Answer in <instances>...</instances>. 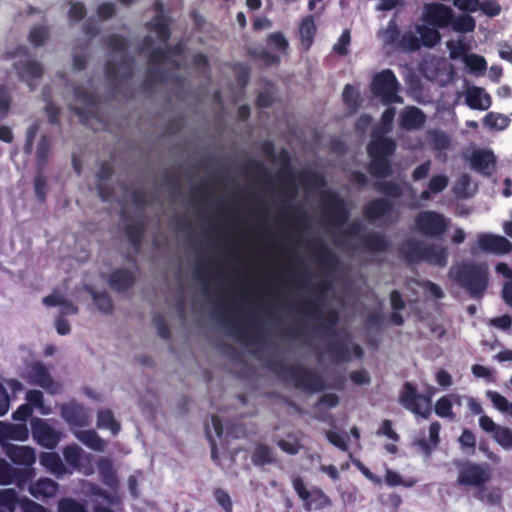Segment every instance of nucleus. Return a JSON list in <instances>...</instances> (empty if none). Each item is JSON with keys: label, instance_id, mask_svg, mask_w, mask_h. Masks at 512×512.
Masks as SVG:
<instances>
[{"label": "nucleus", "instance_id": "37998d69", "mask_svg": "<svg viewBox=\"0 0 512 512\" xmlns=\"http://www.w3.org/2000/svg\"><path fill=\"white\" fill-rule=\"evenodd\" d=\"M436 28L437 27H428L425 25L417 26L416 30L420 35L421 46L433 48L441 41V35Z\"/></svg>", "mask_w": 512, "mask_h": 512}, {"label": "nucleus", "instance_id": "774afa93", "mask_svg": "<svg viewBox=\"0 0 512 512\" xmlns=\"http://www.w3.org/2000/svg\"><path fill=\"white\" fill-rule=\"evenodd\" d=\"M58 512H88L84 504L72 498H63L58 502Z\"/></svg>", "mask_w": 512, "mask_h": 512}, {"label": "nucleus", "instance_id": "58836bf2", "mask_svg": "<svg viewBox=\"0 0 512 512\" xmlns=\"http://www.w3.org/2000/svg\"><path fill=\"white\" fill-rule=\"evenodd\" d=\"M149 29L156 33L157 37L167 42L171 37V29L167 17L164 14H157L151 22L148 23Z\"/></svg>", "mask_w": 512, "mask_h": 512}, {"label": "nucleus", "instance_id": "6ab92c4d", "mask_svg": "<svg viewBox=\"0 0 512 512\" xmlns=\"http://www.w3.org/2000/svg\"><path fill=\"white\" fill-rule=\"evenodd\" d=\"M393 209L394 204L387 198H375L363 206L362 212L368 221L374 222L385 217Z\"/></svg>", "mask_w": 512, "mask_h": 512}, {"label": "nucleus", "instance_id": "69168bd1", "mask_svg": "<svg viewBox=\"0 0 512 512\" xmlns=\"http://www.w3.org/2000/svg\"><path fill=\"white\" fill-rule=\"evenodd\" d=\"M509 118L502 114L488 113L484 118V124L492 129L503 130L509 125Z\"/></svg>", "mask_w": 512, "mask_h": 512}, {"label": "nucleus", "instance_id": "2eb2a0df", "mask_svg": "<svg viewBox=\"0 0 512 512\" xmlns=\"http://www.w3.org/2000/svg\"><path fill=\"white\" fill-rule=\"evenodd\" d=\"M477 248L486 253L505 255L512 251V243L504 236L479 233L477 235Z\"/></svg>", "mask_w": 512, "mask_h": 512}, {"label": "nucleus", "instance_id": "603ef678", "mask_svg": "<svg viewBox=\"0 0 512 512\" xmlns=\"http://www.w3.org/2000/svg\"><path fill=\"white\" fill-rule=\"evenodd\" d=\"M280 176V184L283 189L284 194L294 197L297 192V186L294 181V175L290 167L287 169L281 170L279 173Z\"/></svg>", "mask_w": 512, "mask_h": 512}, {"label": "nucleus", "instance_id": "aec40b11", "mask_svg": "<svg viewBox=\"0 0 512 512\" xmlns=\"http://www.w3.org/2000/svg\"><path fill=\"white\" fill-rule=\"evenodd\" d=\"M426 120V114L416 106H406L400 114V126L406 131L422 128Z\"/></svg>", "mask_w": 512, "mask_h": 512}, {"label": "nucleus", "instance_id": "0eeeda50", "mask_svg": "<svg viewBox=\"0 0 512 512\" xmlns=\"http://www.w3.org/2000/svg\"><path fill=\"white\" fill-rule=\"evenodd\" d=\"M292 486L297 496L302 500L306 511L322 510L331 506V499L319 487L309 490L300 476L292 478Z\"/></svg>", "mask_w": 512, "mask_h": 512}, {"label": "nucleus", "instance_id": "a211bd4d", "mask_svg": "<svg viewBox=\"0 0 512 512\" xmlns=\"http://www.w3.org/2000/svg\"><path fill=\"white\" fill-rule=\"evenodd\" d=\"M4 449L6 456L16 465L32 466L36 461L35 450L30 446L6 444Z\"/></svg>", "mask_w": 512, "mask_h": 512}, {"label": "nucleus", "instance_id": "4d7b16f0", "mask_svg": "<svg viewBox=\"0 0 512 512\" xmlns=\"http://www.w3.org/2000/svg\"><path fill=\"white\" fill-rule=\"evenodd\" d=\"M486 395L496 409L512 416V402H509L503 395L496 391L489 390Z\"/></svg>", "mask_w": 512, "mask_h": 512}, {"label": "nucleus", "instance_id": "49530a36", "mask_svg": "<svg viewBox=\"0 0 512 512\" xmlns=\"http://www.w3.org/2000/svg\"><path fill=\"white\" fill-rule=\"evenodd\" d=\"M299 180L306 188H321L326 185V181L323 175L311 171L305 170L299 173Z\"/></svg>", "mask_w": 512, "mask_h": 512}, {"label": "nucleus", "instance_id": "de8ad7c7", "mask_svg": "<svg viewBox=\"0 0 512 512\" xmlns=\"http://www.w3.org/2000/svg\"><path fill=\"white\" fill-rule=\"evenodd\" d=\"M35 477V471L31 466L24 468H15L11 484H15L20 489H23L27 484H31L32 479Z\"/></svg>", "mask_w": 512, "mask_h": 512}, {"label": "nucleus", "instance_id": "7c9ffc66", "mask_svg": "<svg viewBox=\"0 0 512 512\" xmlns=\"http://www.w3.org/2000/svg\"><path fill=\"white\" fill-rule=\"evenodd\" d=\"M74 435L81 443L93 451L103 452L105 450L106 441L95 430H78Z\"/></svg>", "mask_w": 512, "mask_h": 512}, {"label": "nucleus", "instance_id": "b1692460", "mask_svg": "<svg viewBox=\"0 0 512 512\" xmlns=\"http://www.w3.org/2000/svg\"><path fill=\"white\" fill-rule=\"evenodd\" d=\"M58 483L50 478H40L29 485L30 494L36 499L54 497L58 492Z\"/></svg>", "mask_w": 512, "mask_h": 512}, {"label": "nucleus", "instance_id": "79ce46f5", "mask_svg": "<svg viewBox=\"0 0 512 512\" xmlns=\"http://www.w3.org/2000/svg\"><path fill=\"white\" fill-rule=\"evenodd\" d=\"M19 495L13 488L0 490V512H16Z\"/></svg>", "mask_w": 512, "mask_h": 512}, {"label": "nucleus", "instance_id": "473e14b6", "mask_svg": "<svg viewBox=\"0 0 512 512\" xmlns=\"http://www.w3.org/2000/svg\"><path fill=\"white\" fill-rule=\"evenodd\" d=\"M325 352L335 363H345L350 361L351 352L348 343L345 341H331L325 347Z\"/></svg>", "mask_w": 512, "mask_h": 512}, {"label": "nucleus", "instance_id": "9d476101", "mask_svg": "<svg viewBox=\"0 0 512 512\" xmlns=\"http://www.w3.org/2000/svg\"><path fill=\"white\" fill-rule=\"evenodd\" d=\"M12 69L15 71L18 80L25 83L30 91L37 88V82L44 75L43 65L38 60L29 57L15 61L12 64Z\"/></svg>", "mask_w": 512, "mask_h": 512}, {"label": "nucleus", "instance_id": "f3484780", "mask_svg": "<svg viewBox=\"0 0 512 512\" xmlns=\"http://www.w3.org/2000/svg\"><path fill=\"white\" fill-rule=\"evenodd\" d=\"M313 245L316 246L314 249L315 259L323 271L326 273L336 271L340 264L337 254L329 249L321 239L315 241Z\"/></svg>", "mask_w": 512, "mask_h": 512}, {"label": "nucleus", "instance_id": "3c124183", "mask_svg": "<svg viewBox=\"0 0 512 512\" xmlns=\"http://www.w3.org/2000/svg\"><path fill=\"white\" fill-rule=\"evenodd\" d=\"M450 25L455 32L469 33L474 31L476 27V22L472 16L468 14H463L455 19L453 18Z\"/></svg>", "mask_w": 512, "mask_h": 512}, {"label": "nucleus", "instance_id": "680f3d73", "mask_svg": "<svg viewBox=\"0 0 512 512\" xmlns=\"http://www.w3.org/2000/svg\"><path fill=\"white\" fill-rule=\"evenodd\" d=\"M49 30L46 26H34L29 33V41L36 47L42 46L48 40Z\"/></svg>", "mask_w": 512, "mask_h": 512}, {"label": "nucleus", "instance_id": "6e6552de", "mask_svg": "<svg viewBox=\"0 0 512 512\" xmlns=\"http://www.w3.org/2000/svg\"><path fill=\"white\" fill-rule=\"evenodd\" d=\"M399 402L404 408L423 419H428L431 416L432 408L430 397L418 393L416 387L411 382H405L403 384Z\"/></svg>", "mask_w": 512, "mask_h": 512}, {"label": "nucleus", "instance_id": "9b49d317", "mask_svg": "<svg viewBox=\"0 0 512 512\" xmlns=\"http://www.w3.org/2000/svg\"><path fill=\"white\" fill-rule=\"evenodd\" d=\"M33 439L42 447L54 449L61 439V433L52 428L46 420L33 417L30 421Z\"/></svg>", "mask_w": 512, "mask_h": 512}, {"label": "nucleus", "instance_id": "ea45409f", "mask_svg": "<svg viewBox=\"0 0 512 512\" xmlns=\"http://www.w3.org/2000/svg\"><path fill=\"white\" fill-rule=\"evenodd\" d=\"M97 427L109 429L113 435H117L121 430L120 423L115 419L110 409H100L97 413Z\"/></svg>", "mask_w": 512, "mask_h": 512}, {"label": "nucleus", "instance_id": "ddd939ff", "mask_svg": "<svg viewBox=\"0 0 512 512\" xmlns=\"http://www.w3.org/2000/svg\"><path fill=\"white\" fill-rule=\"evenodd\" d=\"M423 20L433 27L446 28L453 20V11L444 4L429 3L424 7Z\"/></svg>", "mask_w": 512, "mask_h": 512}, {"label": "nucleus", "instance_id": "a19ab883", "mask_svg": "<svg viewBox=\"0 0 512 512\" xmlns=\"http://www.w3.org/2000/svg\"><path fill=\"white\" fill-rule=\"evenodd\" d=\"M164 79L165 72L162 67L148 65L141 86L144 90H153L157 84L163 82Z\"/></svg>", "mask_w": 512, "mask_h": 512}, {"label": "nucleus", "instance_id": "4be33fe9", "mask_svg": "<svg viewBox=\"0 0 512 512\" xmlns=\"http://www.w3.org/2000/svg\"><path fill=\"white\" fill-rule=\"evenodd\" d=\"M361 244L365 251L371 253H384L390 250L391 243L384 234L370 232L361 236Z\"/></svg>", "mask_w": 512, "mask_h": 512}, {"label": "nucleus", "instance_id": "f03ea898", "mask_svg": "<svg viewBox=\"0 0 512 512\" xmlns=\"http://www.w3.org/2000/svg\"><path fill=\"white\" fill-rule=\"evenodd\" d=\"M397 144L394 139L375 129L367 145L370 158L368 171L375 178H387L393 174L391 157L395 154Z\"/></svg>", "mask_w": 512, "mask_h": 512}, {"label": "nucleus", "instance_id": "f704fd0d", "mask_svg": "<svg viewBox=\"0 0 512 512\" xmlns=\"http://www.w3.org/2000/svg\"><path fill=\"white\" fill-rule=\"evenodd\" d=\"M224 327L229 330V334L239 341L249 342L252 337L249 333L246 323L239 324L234 317L224 316L222 319Z\"/></svg>", "mask_w": 512, "mask_h": 512}, {"label": "nucleus", "instance_id": "5701e85b", "mask_svg": "<svg viewBox=\"0 0 512 512\" xmlns=\"http://www.w3.org/2000/svg\"><path fill=\"white\" fill-rule=\"evenodd\" d=\"M29 429L26 423H5L0 421V442L5 440L26 441Z\"/></svg>", "mask_w": 512, "mask_h": 512}, {"label": "nucleus", "instance_id": "bb28decb", "mask_svg": "<svg viewBox=\"0 0 512 512\" xmlns=\"http://www.w3.org/2000/svg\"><path fill=\"white\" fill-rule=\"evenodd\" d=\"M424 248L423 243L410 239L401 244L399 251L408 263L414 264L423 261Z\"/></svg>", "mask_w": 512, "mask_h": 512}, {"label": "nucleus", "instance_id": "4c0bfd02", "mask_svg": "<svg viewBox=\"0 0 512 512\" xmlns=\"http://www.w3.org/2000/svg\"><path fill=\"white\" fill-rule=\"evenodd\" d=\"M244 172L248 175H255L259 179H263L269 186L273 185L272 178L267 167L257 159H249L243 166Z\"/></svg>", "mask_w": 512, "mask_h": 512}, {"label": "nucleus", "instance_id": "1a4fd4ad", "mask_svg": "<svg viewBox=\"0 0 512 512\" xmlns=\"http://www.w3.org/2000/svg\"><path fill=\"white\" fill-rule=\"evenodd\" d=\"M448 225V219L436 211H421L415 217L417 231L426 237H441L446 232Z\"/></svg>", "mask_w": 512, "mask_h": 512}, {"label": "nucleus", "instance_id": "13d9d810", "mask_svg": "<svg viewBox=\"0 0 512 512\" xmlns=\"http://www.w3.org/2000/svg\"><path fill=\"white\" fill-rule=\"evenodd\" d=\"M288 439H281L277 442L278 447L285 453L289 455H296L300 452L302 445L300 440L296 438L293 434L289 433L287 435Z\"/></svg>", "mask_w": 512, "mask_h": 512}, {"label": "nucleus", "instance_id": "2f4dec72", "mask_svg": "<svg viewBox=\"0 0 512 512\" xmlns=\"http://www.w3.org/2000/svg\"><path fill=\"white\" fill-rule=\"evenodd\" d=\"M460 402L461 397L458 394L444 395L436 401L434 411L441 418L453 419L455 417L453 404H460Z\"/></svg>", "mask_w": 512, "mask_h": 512}, {"label": "nucleus", "instance_id": "c9c22d12", "mask_svg": "<svg viewBox=\"0 0 512 512\" xmlns=\"http://www.w3.org/2000/svg\"><path fill=\"white\" fill-rule=\"evenodd\" d=\"M251 461L254 466L262 467L268 464H273L276 459L274 451L269 445L259 443L255 446L252 452Z\"/></svg>", "mask_w": 512, "mask_h": 512}, {"label": "nucleus", "instance_id": "5fc2aeb1", "mask_svg": "<svg viewBox=\"0 0 512 512\" xmlns=\"http://www.w3.org/2000/svg\"><path fill=\"white\" fill-rule=\"evenodd\" d=\"M51 142L47 135H42L36 150V160L39 167H44L48 161Z\"/></svg>", "mask_w": 512, "mask_h": 512}, {"label": "nucleus", "instance_id": "f257e3e1", "mask_svg": "<svg viewBox=\"0 0 512 512\" xmlns=\"http://www.w3.org/2000/svg\"><path fill=\"white\" fill-rule=\"evenodd\" d=\"M268 368L278 378L291 383L296 389L311 393L321 392L325 389L323 377L316 371L302 365H286L281 361L273 360Z\"/></svg>", "mask_w": 512, "mask_h": 512}, {"label": "nucleus", "instance_id": "bf43d9fd", "mask_svg": "<svg viewBox=\"0 0 512 512\" xmlns=\"http://www.w3.org/2000/svg\"><path fill=\"white\" fill-rule=\"evenodd\" d=\"M163 185L172 194H179L181 191V180L179 176L170 169L163 171Z\"/></svg>", "mask_w": 512, "mask_h": 512}, {"label": "nucleus", "instance_id": "a878e982", "mask_svg": "<svg viewBox=\"0 0 512 512\" xmlns=\"http://www.w3.org/2000/svg\"><path fill=\"white\" fill-rule=\"evenodd\" d=\"M495 161L494 154L487 150H476L470 158L471 167L484 175H490V166H493Z\"/></svg>", "mask_w": 512, "mask_h": 512}, {"label": "nucleus", "instance_id": "412c9836", "mask_svg": "<svg viewBox=\"0 0 512 512\" xmlns=\"http://www.w3.org/2000/svg\"><path fill=\"white\" fill-rule=\"evenodd\" d=\"M135 281L136 278L132 271L126 268H117L109 275L108 284L113 291L123 293L131 289Z\"/></svg>", "mask_w": 512, "mask_h": 512}, {"label": "nucleus", "instance_id": "20e7f679", "mask_svg": "<svg viewBox=\"0 0 512 512\" xmlns=\"http://www.w3.org/2000/svg\"><path fill=\"white\" fill-rule=\"evenodd\" d=\"M454 465L458 470L456 483L459 487L475 488L474 497L484 500L486 484L491 480V469L486 463L470 460H457Z\"/></svg>", "mask_w": 512, "mask_h": 512}, {"label": "nucleus", "instance_id": "338daca9", "mask_svg": "<svg viewBox=\"0 0 512 512\" xmlns=\"http://www.w3.org/2000/svg\"><path fill=\"white\" fill-rule=\"evenodd\" d=\"M494 440L504 449H512V429L500 426L493 435Z\"/></svg>", "mask_w": 512, "mask_h": 512}, {"label": "nucleus", "instance_id": "8fccbe9b", "mask_svg": "<svg viewBox=\"0 0 512 512\" xmlns=\"http://www.w3.org/2000/svg\"><path fill=\"white\" fill-rule=\"evenodd\" d=\"M300 310L306 317L321 319L322 305L319 297L307 299L301 303Z\"/></svg>", "mask_w": 512, "mask_h": 512}, {"label": "nucleus", "instance_id": "f8f14e48", "mask_svg": "<svg viewBox=\"0 0 512 512\" xmlns=\"http://www.w3.org/2000/svg\"><path fill=\"white\" fill-rule=\"evenodd\" d=\"M104 74L106 79L112 83L131 79L133 76L132 57L125 53L118 61L108 60L104 65Z\"/></svg>", "mask_w": 512, "mask_h": 512}, {"label": "nucleus", "instance_id": "c756f323", "mask_svg": "<svg viewBox=\"0 0 512 512\" xmlns=\"http://www.w3.org/2000/svg\"><path fill=\"white\" fill-rule=\"evenodd\" d=\"M448 251L445 247L438 245H425L423 261L430 265L444 267L447 265Z\"/></svg>", "mask_w": 512, "mask_h": 512}, {"label": "nucleus", "instance_id": "7ed1b4c3", "mask_svg": "<svg viewBox=\"0 0 512 512\" xmlns=\"http://www.w3.org/2000/svg\"><path fill=\"white\" fill-rule=\"evenodd\" d=\"M449 275L474 299L482 298L488 286V267L485 263L463 262L452 267Z\"/></svg>", "mask_w": 512, "mask_h": 512}, {"label": "nucleus", "instance_id": "dca6fc26", "mask_svg": "<svg viewBox=\"0 0 512 512\" xmlns=\"http://www.w3.org/2000/svg\"><path fill=\"white\" fill-rule=\"evenodd\" d=\"M61 417L71 427H86L90 424V415L87 409L76 401H70L60 407Z\"/></svg>", "mask_w": 512, "mask_h": 512}, {"label": "nucleus", "instance_id": "4468645a", "mask_svg": "<svg viewBox=\"0 0 512 512\" xmlns=\"http://www.w3.org/2000/svg\"><path fill=\"white\" fill-rule=\"evenodd\" d=\"M29 383L43 388L49 394H57L60 384L51 376L50 372L42 362H35L30 366L28 373Z\"/></svg>", "mask_w": 512, "mask_h": 512}, {"label": "nucleus", "instance_id": "cd10ccee", "mask_svg": "<svg viewBox=\"0 0 512 512\" xmlns=\"http://www.w3.org/2000/svg\"><path fill=\"white\" fill-rule=\"evenodd\" d=\"M316 32L317 28L313 16L304 17L299 27L300 43L303 51L307 52L311 48Z\"/></svg>", "mask_w": 512, "mask_h": 512}, {"label": "nucleus", "instance_id": "864d4df0", "mask_svg": "<svg viewBox=\"0 0 512 512\" xmlns=\"http://www.w3.org/2000/svg\"><path fill=\"white\" fill-rule=\"evenodd\" d=\"M103 43L108 50L115 53L125 52L128 47L126 38L120 34L108 35L104 38Z\"/></svg>", "mask_w": 512, "mask_h": 512}, {"label": "nucleus", "instance_id": "c03bdc74", "mask_svg": "<svg viewBox=\"0 0 512 512\" xmlns=\"http://www.w3.org/2000/svg\"><path fill=\"white\" fill-rule=\"evenodd\" d=\"M126 236L136 251H139L145 233V224L142 221L127 224L124 228Z\"/></svg>", "mask_w": 512, "mask_h": 512}, {"label": "nucleus", "instance_id": "39448f33", "mask_svg": "<svg viewBox=\"0 0 512 512\" xmlns=\"http://www.w3.org/2000/svg\"><path fill=\"white\" fill-rule=\"evenodd\" d=\"M374 98L379 99L384 105L402 103L403 98L398 94L400 83L391 69H383L373 75L369 85Z\"/></svg>", "mask_w": 512, "mask_h": 512}, {"label": "nucleus", "instance_id": "0e129e2a", "mask_svg": "<svg viewBox=\"0 0 512 512\" xmlns=\"http://www.w3.org/2000/svg\"><path fill=\"white\" fill-rule=\"evenodd\" d=\"M398 45L404 51L414 52L420 49L421 42L412 32H406L400 38Z\"/></svg>", "mask_w": 512, "mask_h": 512}, {"label": "nucleus", "instance_id": "72a5a7b5", "mask_svg": "<svg viewBox=\"0 0 512 512\" xmlns=\"http://www.w3.org/2000/svg\"><path fill=\"white\" fill-rule=\"evenodd\" d=\"M40 464L56 476L66 473V467L56 452H43L40 454Z\"/></svg>", "mask_w": 512, "mask_h": 512}, {"label": "nucleus", "instance_id": "a18cd8bd", "mask_svg": "<svg viewBox=\"0 0 512 512\" xmlns=\"http://www.w3.org/2000/svg\"><path fill=\"white\" fill-rule=\"evenodd\" d=\"M375 189L379 193L393 199H398L403 195V189L401 185L392 180H383L377 182L375 184Z\"/></svg>", "mask_w": 512, "mask_h": 512}, {"label": "nucleus", "instance_id": "393cba45", "mask_svg": "<svg viewBox=\"0 0 512 512\" xmlns=\"http://www.w3.org/2000/svg\"><path fill=\"white\" fill-rule=\"evenodd\" d=\"M467 105L476 110H487L491 106V97L481 87H471L466 93Z\"/></svg>", "mask_w": 512, "mask_h": 512}, {"label": "nucleus", "instance_id": "09e8293b", "mask_svg": "<svg viewBox=\"0 0 512 512\" xmlns=\"http://www.w3.org/2000/svg\"><path fill=\"white\" fill-rule=\"evenodd\" d=\"M90 294L92 296L94 304L96 305L99 311H101L104 314H111L113 312V302L107 292H98L91 290Z\"/></svg>", "mask_w": 512, "mask_h": 512}, {"label": "nucleus", "instance_id": "c85d7f7f", "mask_svg": "<svg viewBox=\"0 0 512 512\" xmlns=\"http://www.w3.org/2000/svg\"><path fill=\"white\" fill-rule=\"evenodd\" d=\"M340 321V314L336 309H330L327 311L324 318L318 326L315 327V331L322 336L333 338L337 336L336 327Z\"/></svg>", "mask_w": 512, "mask_h": 512}, {"label": "nucleus", "instance_id": "e2e57ef3", "mask_svg": "<svg viewBox=\"0 0 512 512\" xmlns=\"http://www.w3.org/2000/svg\"><path fill=\"white\" fill-rule=\"evenodd\" d=\"M65 461L72 467H78L82 459V449L76 444L68 445L63 450Z\"/></svg>", "mask_w": 512, "mask_h": 512}, {"label": "nucleus", "instance_id": "423d86ee", "mask_svg": "<svg viewBox=\"0 0 512 512\" xmlns=\"http://www.w3.org/2000/svg\"><path fill=\"white\" fill-rule=\"evenodd\" d=\"M321 211L325 219L337 227L346 224L350 216L345 200L333 190L325 191L322 194Z\"/></svg>", "mask_w": 512, "mask_h": 512}, {"label": "nucleus", "instance_id": "052dcab7", "mask_svg": "<svg viewBox=\"0 0 512 512\" xmlns=\"http://www.w3.org/2000/svg\"><path fill=\"white\" fill-rule=\"evenodd\" d=\"M12 106V96L9 88L1 84L0 85V121L4 120L9 114Z\"/></svg>", "mask_w": 512, "mask_h": 512}, {"label": "nucleus", "instance_id": "e433bc0d", "mask_svg": "<svg viewBox=\"0 0 512 512\" xmlns=\"http://www.w3.org/2000/svg\"><path fill=\"white\" fill-rule=\"evenodd\" d=\"M427 141L430 148L436 152L446 151L451 146L450 136L438 129H431L427 131Z\"/></svg>", "mask_w": 512, "mask_h": 512}, {"label": "nucleus", "instance_id": "6e6d98bb", "mask_svg": "<svg viewBox=\"0 0 512 512\" xmlns=\"http://www.w3.org/2000/svg\"><path fill=\"white\" fill-rule=\"evenodd\" d=\"M343 102L350 108L356 110L361 104L358 90L351 84H346L342 93Z\"/></svg>", "mask_w": 512, "mask_h": 512}]
</instances>
